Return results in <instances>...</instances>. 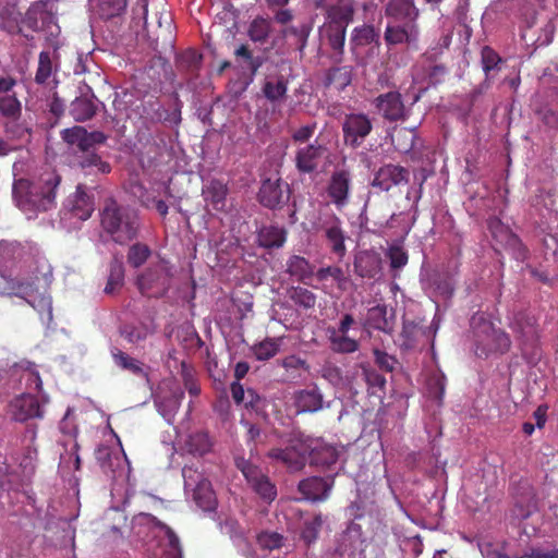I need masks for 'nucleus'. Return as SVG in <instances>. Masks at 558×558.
Wrapping results in <instances>:
<instances>
[{
  "label": "nucleus",
  "mask_w": 558,
  "mask_h": 558,
  "mask_svg": "<svg viewBox=\"0 0 558 558\" xmlns=\"http://www.w3.org/2000/svg\"><path fill=\"white\" fill-rule=\"evenodd\" d=\"M31 257L25 248L16 241H0V293L16 295L25 300L38 312H47L51 319V300L44 294H37L35 277L23 278V269Z\"/></svg>",
  "instance_id": "f257e3e1"
},
{
  "label": "nucleus",
  "mask_w": 558,
  "mask_h": 558,
  "mask_svg": "<svg viewBox=\"0 0 558 558\" xmlns=\"http://www.w3.org/2000/svg\"><path fill=\"white\" fill-rule=\"evenodd\" d=\"M60 181V175L50 169L32 179H15L12 190L15 205L28 219L35 218L40 211L52 209L56 206V190Z\"/></svg>",
  "instance_id": "f03ea898"
},
{
  "label": "nucleus",
  "mask_w": 558,
  "mask_h": 558,
  "mask_svg": "<svg viewBox=\"0 0 558 558\" xmlns=\"http://www.w3.org/2000/svg\"><path fill=\"white\" fill-rule=\"evenodd\" d=\"M354 8L351 4L328 8L325 22L319 27V36L333 51L332 60L342 62L348 25L353 21Z\"/></svg>",
  "instance_id": "7ed1b4c3"
},
{
  "label": "nucleus",
  "mask_w": 558,
  "mask_h": 558,
  "mask_svg": "<svg viewBox=\"0 0 558 558\" xmlns=\"http://www.w3.org/2000/svg\"><path fill=\"white\" fill-rule=\"evenodd\" d=\"M101 225L114 242L124 244L136 236L140 220L135 209L110 199L102 209Z\"/></svg>",
  "instance_id": "20e7f679"
},
{
  "label": "nucleus",
  "mask_w": 558,
  "mask_h": 558,
  "mask_svg": "<svg viewBox=\"0 0 558 558\" xmlns=\"http://www.w3.org/2000/svg\"><path fill=\"white\" fill-rule=\"evenodd\" d=\"M132 531L138 538L149 542L157 539L166 546L168 558H182V549L177 534L165 523L149 513H140L132 520Z\"/></svg>",
  "instance_id": "39448f33"
},
{
  "label": "nucleus",
  "mask_w": 558,
  "mask_h": 558,
  "mask_svg": "<svg viewBox=\"0 0 558 558\" xmlns=\"http://www.w3.org/2000/svg\"><path fill=\"white\" fill-rule=\"evenodd\" d=\"M471 327L477 356L487 357L494 353L502 354L510 349L509 336L504 330L495 328L494 324L486 319L484 314L473 315Z\"/></svg>",
  "instance_id": "423d86ee"
},
{
  "label": "nucleus",
  "mask_w": 558,
  "mask_h": 558,
  "mask_svg": "<svg viewBox=\"0 0 558 558\" xmlns=\"http://www.w3.org/2000/svg\"><path fill=\"white\" fill-rule=\"evenodd\" d=\"M199 468L201 465L197 463L185 465L182 469L184 492L201 509L210 511L216 507V496L210 482Z\"/></svg>",
  "instance_id": "0eeeda50"
},
{
  "label": "nucleus",
  "mask_w": 558,
  "mask_h": 558,
  "mask_svg": "<svg viewBox=\"0 0 558 558\" xmlns=\"http://www.w3.org/2000/svg\"><path fill=\"white\" fill-rule=\"evenodd\" d=\"M235 466L241 471L252 490L266 504H271L277 497V488L262 469L253 462L236 457Z\"/></svg>",
  "instance_id": "6e6552de"
},
{
  "label": "nucleus",
  "mask_w": 558,
  "mask_h": 558,
  "mask_svg": "<svg viewBox=\"0 0 558 558\" xmlns=\"http://www.w3.org/2000/svg\"><path fill=\"white\" fill-rule=\"evenodd\" d=\"M310 447L308 438L301 434H293L284 448L271 449L268 457L281 462L291 471H300L307 461Z\"/></svg>",
  "instance_id": "1a4fd4ad"
},
{
  "label": "nucleus",
  "mask_w": 558,
  "mask_h": 558,
  "mask_svg": "<svg viewBox=\"0 0 558 558\" xmlns=\"http://www.w3.org/2000/svg\"><path fill=\"white\" fill-rule=\"evenodd\" d=\"M184 392L172 380H163L154 393V403L158 413L168 424L174 422L175 414L181 405Z\"/></svg>",
  "instance_id": "9d476101"
},
{
  "label": "nucleus",
  "mask_w": 558,
  "mask_h": 558,
  "mask_svg": "<svg viewBox=\"0 0 558 558\" xmlns=\"http://www.w3.org/2000/svg\"><path fill=\"white\" fill-rule=\"evenodd\" d=\"M317 232H322L327 239L330 250L340 258L345 255V235L340 218L331 211H322L314 225Z\"/></svg>",
  "instance_id": "9b49d317"
},
{
  "label": "nucleus",
  "mask_w": 558,
  "mask_h": 558,
  "mask_svg": "<svg viewBox=\"0 0 558 558\" xmlns=\"http://www.w3.org/2000/svg\"><path fill=\"white\" fill-rule=\"evenodd\" d=\"M364 549L362 526L356 522H350L345 530L339 533L328 553L332 556L353 558L356 553Z\"/></svg>",
  "instance_id": "f8f14e48"
},
{
  "label": "nucleus",
  "mask_w": 558,
  "mask_h": 558,
  "mask_svg": "<svg viewBox=\"0 0 558 558\" xmlns=\"http://www.w3.org/2000/svg\"><path fill=\"white\" fill-rule=\"evenodd\" d=\"M140 291L148 296L162 295L169 287V274L163 260L149 267L137 277Z\"/></svg>",
  "instance_id": "ddd939ff"
},
{
  "label": "nucleus",
  "mask_w": 558,
  "mask_h": 558,
  "mask_svg": "<svg viewBox=\"0 0 558 558\" xmlns=\"http://www.w3.org/2000/svg\"><path fill=\"white\" fill-rule=\"evenodd\" d=\"M373 130V123L365 113H350L342 122L343 140L345 145L357 148Z\"/></svg>",
  "instance_id": "4468645a"
},
{
  "label": "nucleus",
  "mask_w": 558,
  "mask_h": 558,
  "mask_svg": "<svg viewBox=\"0 0 558 558\" xmlns=\"http://www.w3.org/2000/svg\"><path fill=\"white\" fill-rule=\"evenodd\" d=\"M61 137L68 145L77 147L82 151H88L95 145L102 144L107 140L102 132H87L85 128L78 125L62 130Z\"/></svg>",
  "instance_id": "2eb2a0df"
},
{
  "label": "nucleus",
  "mask_w": 558,
  "mask_h": 558,
  "mask_svg": "<svg viewBox=\"0 0 558 558\" xmlns=\"http://www.w3.org/2000/svg\"><path fill=\"white\" fill-rule=\"evenodd\" d=\"M374 104L378 112L388 121L405 120L409 112L398 92H388L375 98Z\"/></svg>",
  "instance_id": "dca6fc26"
},
{
  "label": "nucleus",
  "mask_w": 558,
  "mask_h": 558,
  "mask_svg": "<svg viewBox=\"0 0 558 558\" xmlns=\"http://www.w3.org/2000/svg\"><path fill=\"white\" fill-rule=\"evenodd\" d=\"M351 175L349 171L340 169L331 174L327 186V194L338 209L343 208L349 203Z\"/></svg>",
  "instance_id": "f3484780"
},
{
  "label": "nucleus",
  "mask_w": 558,
  "mask_h": 558,
  "mask_svg": "<svg viewBox=\"0 0 558 558\" xmlns=\"http://www.w3.org/2000/svg\"><path fill=\"white\" fill-rule=\"evenodd\" d=\"M258 199L265 207H279L289 201V185L281 180L267 179L262 183Z\"/></svg>",
  "instance_id": "a211bd4d"
},
{
  "label": "nucleus",
  "mask_w": 558,
  "mask_h": 558,
  "mask_svg": "<svg viewBox=\"0 0 558 558\" xmlns=\"http://www.w3.org/2000/svg\"><path fill=\"white\" fill-rule=\"evenodd\" d=\"M10 413L13 420L17 422L43 417L40 402L31 392L14 398L10 403Z\"/></svg>",
  "instance_id": "6ab92c4d"
},
{
  "label": "nucleus",
  "mask_w": 558,
  "mask_h": 558,
  "mask_svg": "<svg viewBox=\"0 0 558 558\" xmlns=\"http://www.w3.org/2000/svg\"><path fill=\"white\" fill-rule=\"evenodd\" d=\"M326 150V147L317 142L300 147L294 157L296 169L301 173H312L318 168Z\"/></svg>",
  "instance_id": "aec40b11"
},
{
  "label": "nucleus",
  "mask_w": 558,
  "mask_h": 558,
  "mask_svg": "<svg viewBox=\"0 0 558 558\" xmlns=\"http://www.w3.org/2000/svg\"><path fill=\"white\" fill-rule=\"evenodd\" d=\"M64 210L81 221L87 220L92 216L94 203L83 185H77L75 193L66 198Z\"/></svg>",
  "instance_id": "412c9836"
},
{
  "label": "nucleus",
  "mask_w": 558,
  "mask_h": 558,
  "mask_svg": "<svg viewBox=\"0 0 558 558\" xmlns=\"http://www.w3.org/2000/svg\"><path fill=\"white\" fill-rule=\"evenodd\" d=\"M409 171L397 165H385L375 173L372 185L380 191H389L391 187L407 183Z\"/></svg>",
  "instance_id": "4be33fe9"
},
{
  "label": "nucleus",
  "mask_w": 558,
  "mask_h": 558,
  "mask_svg": "<svg viewBox=\"0 0 558 558\" xmlns=\"http://www.w3.org/2000/svg\"><path fill=\"white\" fill-rule=\"evenodd\" d=\"M332 487L331 478L317 476L308 477L299 483V492L302 498L308 501H323L327 499Z\"/></svg>",
  "instance_id": "5701e85b"
},
{
  "label": "nucleus",
  "mask_w": 558,
  "mask_h": 558,
  "mask_svg": "<svg viewBox=\"0 0 558 558\" xmlns=\"http://www.w3.org/2000/svg\"><path fill=\"white\" fill-rule=\"evenodd\" d=\"M418 38V28L415 23H405L403 25H388L386 27L384 39L387 45L408 44L413 45Z\"/></svg>",
  "instance_id": "b1692460"
},
{
  "label": "nucleus",
  "mask_w": 558,
  "mask_h": 558,
  "mask_svg": "<svg viewBox=\"0 0 558 558\" xmlns=\"http://www.w3.org/2000/svg\"><path fill=\"white\" fill-rule=\"evenodd\" d=\"M37 432L36 428L29 426L26 428L23 442L24 450L20 460V468L25 476H31L35 472L36 462H37V448L34 446V441L36 439Z\"/></svg>",
  "instance_id": "393cba45"
},
{
  "label": "nucleus",
  "mask_w": 558,
  "mask_h": 558,
  "mask_svg": "<svg viewBox=\"0 0 558 558\" xmlns=\"http://www.w3.org/2000/svg\"><path fill=\"white\" fill-rule=\"evenodd\" d=\"M295 407L299 413H315L324 409V396L318 387L300 390L295 395Z\"/></svg>",
  "instance_id": "a878e982"
},
{
  "label": "nucleus",
  "mask_w": 558,
  "mask_h": 558,
  "mask_svg": "<svg viewBox=\"0 0 558 558\" xmlns=\"http://www.w3.org/2000/svg\"><path fill=\"white\" fill-rule=\"evenodd\" d=\"M308 444L311 447L307 453V460L311 464L317 466H329L336 463L338 452L335 447L310 438Z\"/></svg>",
  "instance_id": "bb28decb"
},
{
  "label": "nucleus",
  "mask_w": 558,
  "mask_h": 558,
  "mask_svg": "<svg viewBox=\"0 0 558 558\" xmlns=\"http://www.w3.org/2000/svg\"><path fill=\"white\" fill-rule=\"evenodd\" d=\"M366 323L369 327L386 333H391L395 327V314L388 313L387 305L377 304L367 311Z\"/></svg>",
  "instance_id": "cd10ccee"
},
{
  "label": "nucleus",
  "mask_w": 558,
  "mask_h": 558,
  "mask_svg": "<svg viewBox=\"0 0 558 558\" xmlns=\"http://www.w3.org/2000/svg\"><path fill=\"white\" fill-rule=\"evenodd\" d=\"M227 185L219 180H211L203 187V196L207 205L216 211L227 210Z\"/></svg>",
  "instance_id": "c85d7f7f"
},
{
  "label": "nucleus",
  "mask_w": 558,
  "mask_h": 558,
  "mask_svg": "<svg viewBox=\"0 0 558 558\" xmlns=\"http://www.w3.org/2000/svg\"><path fill=\"white\" fill-rule=\"evenodd\" d=\"M380 32L373 25H361L352 29L350 37V48L353 53H357V50L362 47L369 46L372 44L379 46Z\"/></svg>",
  "instance_id": "c756f323"
},
{
  "label": "nucleus",
  "mask_w": 558,
  "mask_h": 558,
  "mask_svg": "<svg viewBox=\"0 0 558 558\" xmlns=\"http://www.w3.org/2000/svg\"><path fill=\"white\" fill-rule=\"evenodd\" d=\"M385 12L388 16L409 23H414L418 16V9L413 0H389Z\"/></svg>",
  "instance_id": "7c9ffc66"
},
{
  "label": "nucleus",
  "mask_w": 558,
  "mask_h": 558,
  "mask_svg": "<svg viewBox=\"0 0 558 558\" xmlns=\"http://www.w3.org/2000/svg\"><path fill=\"white\" fill-rule=\"evenodd\" d=\"M262 90L267 100L272 104H279L287 96L288 80L283 75L267 76Z\"/></svg>",
  "instance_id": "2f4dec72"
},
{
  "label": "nucleus",
  "mask_w": 558,
  "mask_h": 558,
  "mask_svg": "<svg viewBox=\"0 0 558 558\" xmlns=\"http://www.w3.org/2000/svg\"><path fill=\"white\" fill-rule=\"evenodd\" d=\"M286 265L287 272L296 281L306 283L314 275V266L303 256L292 255Z\"/></svg>",
  "instance_id": "473e14b6"
},
{
  "label": "nucleus",
  "mask_w": 558,
  "mask_h": 558,
  "mask_svg": "<svg viewBox=\"0 0 558 558\" xmlns=\"http://www.w3.org/2000/svg\"><path fill=\"white\" fill-rule=\"evenodd\" d=\"M96 111L97 104L94 96L77 97L70 105V113L77 122H84L92 119Z\"/></svg>",
  "instance_id": "72a5a7b5"
},
{
  "label": "nucleus",
  "mask_w": 558,
  "mask_h": 558,
  "mask_svg": "<svg viewBox=\"0 0 558 558\" xmlns=\"http://www.w3.org/2000/svg\"><path fill=\"white\" fill-rule=\"evenodd\" d=\"M327 339L331 351L341 354L354 353L359 350V341L349 333L335 332L333 329H327Z\"/></svg>",
  "instance_id": "f704fd0d"
},
{
  "label": "nucleus",
  "mask_w": 558,
  "mask_h": 558,
  "mask_svg": "<svg viewBox=\"0 0 558 558\" xmlns=\"http://www.w3.org/2000/svg\"><path fill=\"white\" fill-rule=\"evenodd\" d=\"M286 242V231L276 226H264L258 230L257 243L266 248L281 247Z\"/></svg>",
  "instance_id": "c9c22d12"
},
{
  "label": "nucleus",
  "mask_w": 558,
  "mask_h": 558,
  "mask_svg": "<svg viewBox=\"0 0 558 558\" xmlns=\"http://www.w3.org/2000/svg\"><path fill=\"white\" fill-rule=\"evenodd\" d=\"M187 451L193 456H204L213 448V441L206 432H195L185 440Z\"/></svg>",
  "instance_id": "e433bc0d"
},
{
  "label": "nucleus",
  "mask_w": 558,
  "mask_h": 558,
  "mask_svg": "<svg viewBox=\"0 0 558 558\" xmlns=\"http://www.w3.org/2000/svg\"><path fill=\"white\" fill-rule=\"evenodd\" d=\"M352 81V68L349 65L335 66L327 71L325 85L335 86L338 90L344 89Z\"/></svg>",
  "instance_id": "4c0bfd02"
},
{
  "label": "nucleus",
  "mask_w": 558,
  "mask_h": 558,
  "mask_svg": "<svg viewBox=\"0 0 558 558\" xmlns=\"http://www.w3.org/2000/svg\"><path fill=\"white\" fill-rule=\"evenodd\" d=\"M354 269L362 278H375L379 272V260L374 255L363 253L356 256Z\"/></svg>",
  "instance_id": "58836bf2"
},
{
  "label": "nucleus",
  "mask_w": 558,
  "mask_h": 558,
  "mask_svg": "<svg viewBox=\"0 0 558 558\" xmlns=\"http://www.w3.org/2000/svg\"><path fill=\"white\" fill-rule=\"evenodd\" d=\"M480 550L484 558H519L510 544L505 542L483 543L480 545Z\"/></svg>",
  "instance_id": "ea45409f"
},
{
  "label": "nucleus",
  "mask_w": 558,
  "mask_h": 558,
  "mask_svg": "<svg viewBox=\"0 0 558 558\" xmlns=\"http://www.w3.org/2000/svg\"><path fill=\"white\" fill-rule=\"evenodd\" d=\"M80 464L78 445L72 439L65 445V451L60 453L59 469L62 473H69L72 470H78Z\"/></svg>",
  "instance_id": "a19ab883"
},
{
  "label": "nucleus",
  "mask_w": 558,
  "mask_h": 558,
  "mask_svg": "<svg viewBox=\"0 0 558 558\" xmlns=\"http://www.w3.org/2000/svg\"><path fill=\"white\" fill-rule=\"evenodd\" d=\"M54 73L52 63V53L50 51H41L38 57V68L35 75V82L44 85L49 84Z\"/></svg>",
  "instance_id": "79ce46f5"
},
{
  "label": "nucleus",
  "mask_w": 558,
  "mask_h": 558,
  "mask_svg": "<svg viewBox=\"0 0 558 558\" xmlns=\"http://www.w3.org/2000/svg\"><path fill=\"white\" fill-rule=\"evenodd\" d=\"M271 33V22L265 17L254 19L247 31L250 39L254 43L265 44Z\"/></svg>",
  "instance_id": "37998d69"
},
{
  "label": "nucleus",
  "mask_w": 558,
  "mask_h": 558,
  "mask_svg": "<svg viewBox=\"0 0 558 558\" xmlns=\"http://www.w3.org/2000/svg\"><path fill=\"white\" fill-rule=\"evenodd\" d=\"M289 299L298 306L304 310H312L316 305L317 298L315 293L303 287H292L288 291Z\"/></svg>",
  "instance_id": "c03bdc74"
},
{
  "label": "nucleus",
  "mask_w": 558,
  "mask_h": 558,
  "mask_svg": "<svg viewBox=\"0 0 558 558\" xmlns=\"http://www.w3.org/2000/svg\"><path fill=\"white\" fill-rule=\"evenodd\" d=\"M112 357L114 363L122 369L130 371L137 376L147 377V373L145 372L143 364L126 353L116 349L112 351Z\"/></svg>",
  "instance_id": "a18cd8bd"
},
{
  "label": "nucleus",
  "mask_w": 558,
  "mask_h": 558,
  "mask_svg": "<svg viewBox=\"0 0 558 558\" xmlns=\"http://www.w3.org/2000/svg\"><path fill=\"white\" fill-rule=\"evenodd\" d=\"M281 342V338H267L255 344L252 350L258 361H267L279 352Z\"/></svg>",
  "instance_id": "49530a36"
},
{
  "label": "nucleus",
  "mask_w": 558,
  "mask_h": 558,
  "mask_svg": "<svg viewBox=\"0 0 558 558\" xmlns=\"http://www.w3.org/2000/svg\"><path fill=\"white\" fill-rule=\"evenodd\" d=\"M22 112V104L17 99L15 93H8L0 96V113L11 120L20 118Z\"/></svg>",
  "instance_id": "de8ad7c7"
},
{
  "label": "nucleus",
  "mask_w": 558,
  "mask_h": 558,
  "mask_svg": "<svg viewBox=\"0 0 558 558\" xmlns=\"http://www.w3.org/2000/svg\"><path fill=\"white\" fill-rule=\"evenodd\" d=\"M234 54L238 60H243L241 65L250 72L251 81H253V77L263 64V60L259 57H254L246 45H241L236 48Z\"/></svg>",
  "instance_id": "09e8293b"
},
{
  "label": "nucleus",
  "mask_w": 558,
  "mask_h": 558,
  "mask_svg": "<svg viewBox=\"0 0 558 558\" xmlns=\"http://www.w3.org/2000/svg\"><path fill=\"white\" fill-rule=\"evenodd\" d=\"M107 466L100 468L106 474L110 475L112 478H117L124 475L125 472H129L130 469L129 461L123 450H118L116 452V457L107 461Z\"/></svg>",
  "instance_id": "8fccbe9b"
},
{
  "label": "nucleus",
  "mask_w": 558,
  "mask_h": 558,
  "mask_svg": "<svg viewBox=\"0 0 558 558\" xmlns=\"http://www.w3.org/2000/svg\"><path fill=\"white\" fill-rule=\"evenodd\" d=\"M2 27L9 33L21 32L22 13L16 10L15 5L5 7L1 11Z\"/></svg>",
  "instance_id": "3c124183"
},
{
  "label": "nucleus",
  "mask_w": 558,
  "mask_h": 558,
  "mask_svg": "<svg viewBox=\"0 0 558 558\" xmlns=\"http://www.w3.org/2000/svg\"><path fill=\"white\" fill-rule=\"evenodd\" d=\"M150 254H151V251L146 244L135 243L129 248L128 263L132 267L138 268L143 264H145V262L148 259Z\"/></svg>",
  "instance_id": "603ef678"
},
{
  "label": "nucleus",
  "mask_w": 558,
  "mask_h": 558,
  "mask_svg": "<svg viewBox=\"0 0 558 558\" xmlns=\"http://www.w3.org/2000/svg\"><path fill=\"white\" fill-rule=\"evenodd\" d=\"M126 8V0H99L98 13L104 19L120 15Z\"/></svg>",
  "instance_id": "864d4df0"
},
{
  "label": "nucleus",
  "mask_w": 558,
  "mask_h": 558,
  "mask_svg": "<svg viewBox=\"0 0 558 558\" xmlns=\"http://www.w3.org/2000/svg\"><path fill=\"white\" fill-rule=\"evenodd\" d=\"M415 133L414 129H401L392 135V143L396 148L401 153H409L414 147Z\"/></svg>",
  "instance_id": "5fc2aeb1"
},
{
  "label": "nucleus",
  "mask_w": 558,
  "mask_h": 558,
  "mask_svg": "<svg viewBox=\"0 0 558 558\" xmlns=\"http://www.w3.org/2000/svg\"><path fill=\"white\" fill-rule=\"evenodd\" d=\"M536 511V502L532 496H522L517 500L512 513L517 519L525 520Z\"/></svg>",
  "instance_id": "6e6d98bb"
},
{
  "label": "nucleus",
  "mask_w": 558,
  "mask_h": 558,
  "mask_svg": "<svg viewBox=\"0 0 558 558\" xmlns=\"http://www.w3.org/2000/svg\"><path fill=\"white\" fill-rule=\"evenodd\" d=\"M220 531L221 533L229 535L236 546H242L246 543L244 531L235 520H226L220 524Z\"/></svg>",
  "instance_id": "4d7b16f0"
},
{
  "label": "nucleus",
  "mask_w": 558,
  "mask_h": 558,
  "mask_svg": "<svg viewBox=\"0 0 558 558\" xmlns=\"http://www.w3.org/2000/svg\"><path fill=\"white\" fill-rule=\"evenodd\" d=\"M80 165L83 169H87L90 172L109 173L111 167L108 162L101 160L96 154H88L82 158Z\"/></svg>",
  "instance_id": "13d9d810"
},
{
  "label": "nucleus",
  "mask_w": 558,
  "mask_h": 558,
  "mask_svg": "<svg viewBox=\"0 0 558 558\" xmlns=\"http://www.w3.org/2000/svg\"><path fill=\"white\" fill-rule=\"evenodd\" d=\"M421 331L422 328L418 324L411 320H404L401 331L402 347L407 349L413 348Z\"/></svg>",
  "instance_id": "bf43d9fd"
},
{
  "label": "nucleus",
  "mask_w": 558,
  "mask_h": 558,
  "mask_svg": "<svg viewBox=\"0 0 558 558\" xmlns=\"http://www.w3.org/2000/svg\"><path fill=\"white\" fill-rule=\"evenodd\" d=\"M284 537L277 533L271 531H264L258 534L257 536V543L258 545L268 550L278 549L283 546Z\"/></svg>",
  "instance_id": "052dcab7"
},
{
  "label": "nucleus",
  "mask_w": 558,
  "mask_h": 558,
  "mask_svg": "<svg viewBox=\"0 0 558 558\" xmlns=\"http://www.w3.org/2000/svg\"><path fill=\"white\" fill-rule=\"evenodd\" d=\"M323 525V518L322 515H316L312 520L306 521L304 524V527L301 533L302 539L307 544L311 545L314 543L319 534V531Z\"/></svg>",
  "instance_id": "680f3d73"
},
{
  "label": "nucleus",
  "mask_w": 558,
  "mask_h": 558,
  "mask_svg": "<svg viewBox=\"0 0 558 558\" xmlns=\"http://www.w3.org/2000/svg\"><path fill=\"white\" fill-rule=\"evenodd\" d=\"M21 379L25 381V386L29 390H41V378L35 364L27 362L26 367L23 369Z\"/></svg>",
  "instance_id": "e2e57ef3"
},
{
  "label": "nucleus",
  "mask_w": 558,
  "mask_h": 558,
  "mask_svg": "<svg viewBox=\"0 0 558 558\" xmlns=\"http://www.w3.org/2000/svg\"><path fill=\"white\" fill-rule=\"evenodd\" d=\"M231 395L235 403H245V405H253L255 397L254 391L250 389L245 392L240 381H233L231 384Z\"/></svg>",
  "instance_id": "0e129e2a"
},
{
  "label": "nucleus",
  "mask_w": 558,
  "mask_h": 558,
  "mask_svg": "<svg viewBox=\"0 0 558 558\" xmlns=\"http://www.w3.org/2000/svg\"><path fill=\"white\" fill-rule=\"evenodd\" d=\"M151 333V329L147 326H130L125 327L122 335L131 343H137L147 338Z\"/></svg>",
  "instance_id": "69168bd1"
},
{
  "label": "nucleus",
  "mask_w": 558,
  "mask_h": 558,
  "mask_svg": "<svg viewBox=\"0 0 558 558\" xmlns=\"http://www.w3.org/2000/svg\"><path fill=\"white\" fill-rule=\"evenodd\" d=\"M123 281V268L121 264L114 263L111 265L108 282L105 287L106 293H112Z\"/></svg>",
  "instance_id": "338daca9"
},
{
  "label": "nucleus",
  "mask_w": 558,
  "mask_h": 558,
  "mask_svg": "<svg viewBox=\"0 0 558 558\" xmlns=\"http://www.w3.org/2000/svg\"><path fill=\"white\" fill-rule=\"evenodd\" d=\"M388 257L390 259V266L395 269H400L408 263L407 252L398 245L390 246Z\"/></svg>",
  "instance_id": "774afa93"
}]
</instances>
